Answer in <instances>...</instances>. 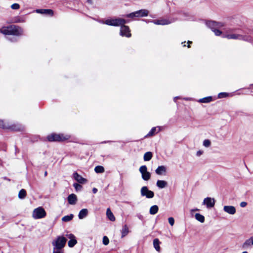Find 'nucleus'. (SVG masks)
<instances>
[{
    "instance_id": "1",
    "label": "nucleus",
    "mask_w": 253,
    "mask_h": 253,
    "mask_svg": "<svg viewBox=\"0 0 253 253\" xmlns=\"http://www.w3.org/2000/svg\"><path fill=\"white\" fill-rule=\"evenodd\" d=\"M0 32L4 35L20 36L23 34V30L21 27L15 25H11L9 27L1 28Z\"/></svg>"
},
{
    "instance_id": "2",
    "label": "nucleus",
    "mask_w": 253,
    "mask_h": 253,
    "mask_svg": "<svg viewBox=\"0 0 253 253\" xmlns=\"http://www.w3.org/2000/svg\"><path fill=\"white\" fill-rule=\"evenodd\" d=\"M66 241L67 239L65 237L63 236L57 237L52 242V245L53 246V249H62L64 247Z\"/></svg>"
},
{
    "instance_id": "3",
    "label": "nucleus",
    "mask_w": 253,
    "mask_h": 253,
    "mask_svg": "<svg viewBox=\"0 0 253 253\" xmlns=\"http://www.w3.org/2000/svg\"><path fill=\"white\" fill-rule=\"evenodd\" d=\"M70 138L69 135H64L63 134L52 133L49 135L47 138L49 141H60L68 140Z\"/></svg>"
},
{
    "instance_id": "4",
    "label": "nucleus",
    "mask_w": 253,
    "mask_h": 253,
    "mask_svg": "<svg viewBox=\"0 0 253 253\" xmlns=\"http://www.w3.org/2000/svg\"><path fill=\"white\" fill-rule=\"evenodd\" d=\"M46 215L44 209L41 207L35 209L32 212V217L35 219H38L44 218Z\"/></svg>"
},
{
    "instance_id": "5",
    "label": "nucleus",
    "mask_w": 253,
    "mask_h": 253,
    "mask_svg": "<svg viewBox=\"0 0 253 253\" xmlns=\"http://www.w3.org/2000/svg\"><path fill=\"white\" fill-rule=\"evenodd\" d=\"M126 23V21L122 18L107 19L105 20L104 22H103V23L104 24H105L109 26H122L123 25H124Z\"/></svg>"
},
{
    "instance_id": "6",
    "label": "nucleus",
    "mask_w": 253,
    "mask_h": 253,
    "mask_svg": "<svg viewBox=\"0 0 253 253\" xmlns=\"http://www.w3.org/2000/svg\"><path fill=\"white\" fill-rule=\"evenodd\" d=\"M139 171L141 174L142 179L145 181H148L151 178V173L148 171L146 166H142L139 169Z\"/></svg>"
},
{
    "instance_id": "7",
    "label": "nucleus",
    "mask_w": 253,
    "mask_h": 253,
    "mask_svg": "<svg viewBox=\"0 0 253 253\" xmlns=\"http://www.w3.org/2000/svg\"><path fill=\"white\" fill-rule=\"evenodd\" d=\"M140 194L142 197H145L148 199H151L154 197V193L149 190L148 188L146 186H143L140 189Z\"/></svg>"
},
{
    "instance_id": "8",
    "label": "nucleus",
    "mask_w": 253,
    "mask_h": 253,
    "mask_svg": "<svg viewBox=\"0 0 253 253\" xmlns=\"http://www.w3.org/2000/svg\"><path fill=\"white\" fill-rule=\"evenodd\" d=\"M215 203V200L214 198L211 197L205 198L203 202V205H205L208 209L213 208Z\"/></svg>"
},
{
    "instance_id": "9",
    "label": "nucleus",
    "mask_w": 253,
    "mask_h": 253,
    "mask_svg": "<svg viewBox=\"0 0 253 253\" xmlns=\"http://www.w3.org/2000/svg\"><path fill=\"white\" fill-rule=\"evenodd\" d=\"M120 33L122 36H126L128 38L131 37L129 27L124 25H123L121 26Z\"/></svg>"
},
{
    "instance_id": "10",
    "label": "nucleus",
    "mask_w": 253,
    "mask_h": 253,
    "mask_svg": "<svg viewBox=\"0 0 253 253\" xmlns=\"http://www.w3.org/2000/svg\"><path fill=\"white\" fill-rule=\"evenodd\" d=\"M223 210L225 212L232 215L236 212V208L233 206H224Z\"/></svg>"
},
{
    "instance_id": "11",
    "label": "nucleus",
    "mask_w": 253,
    "mask_h": 253,
    "mask_svg": "<svg viewBox=\"0 0 253 253\" xmlns=\"http://www.w3.org/2000/svg\"><path fill=\"white\" fill-rule=\"evenodd\" d=\"M67 237L70 239L68 243L69 247H73L77 243L76 238L73 234H70L67 235Z\"/></svg>"
},
{
    "instance_id": "12",
    "label": "nucleus",
    "mask_w": 253,
    "mask_h": 253,
    "mask_svg": "<svg viewBox=\"0 0 253 253\" xmlns=\"http://www.w3.org/2000/svg\"><path fill=\"white\" fill-rule=\"evenodd\" d=\"M36 12L38 13L45 14V15H49L50 16H53L54 14V12L51 9H37L36 10Z\"/></svg>"
},
{
    "instance_id": "13",
    "label": "nucleus",
    "mask_w": 253,
    "mask_h": 253,
    "mask_svg": "<svg viewBox=\"0 0 253 253\" xmlns=\"http://www.w3.org/2000/svg\"><path fill=\"white\" fill-rule=\"evenodd\" d=\"M149 12V11L145 9H142L135 11L136 17H146L148 15Z\"/></svg>"
},
{
    "instance_id": "14",
    "label": "nucleus",
    "mask_w": 253,
    "mask_h": 253,
    "mask_svg": "<svg viewBox=\"0 0 253 253\" xmlns=\"http://www.w3.org/2000/svg\"><path fill=\"white\" fill-rule=\"evenodd\" d=\"M74 178L79 183L81 184H84L87 182V180L84 178L81 175H79L78 173L75 172L73 174Z\"/></svg>"
},
{
    "instance_id": "15",
    "label": "nucleus",
    "mask_w": 253,
    "mask_h": 253,
    "mask_svg": "<svg viewBox=\"0 0 253 253\" xmlns=\"http://www.w3.org/2000/svg\"><path fill=\"white\" fill-rule=\"evenodd\" d=\"M157 174L159 175H165L167 172V168L165 166H159L155 170Z\"/></svg>"
},
{
    "instance_id": "16",
    "label": "nucleus",
    "mask_w": 253,
    "mask_h": 253,
    "mask_svg": "<svg viewBox=\"0 0 253 253\" xmlns=\"http://www.w3.org/2000/svg\"><path fill=\"white\" fill-rule=\"evenodd\" d=\"M68 202L71 205H75L77 201V196L74 194H70L68 197Z\"/></svg>"
},
{
    "instance_id": "17",
    "label": "nucleus",
    "mask_w": 253,
    "mask_h": 253,
    "mask_svg": "<svg viewBox=\"0 0 253 253\" xmlns=\"http://www.w3.org/2000/svg\"><path fill=\"white\" fill-rule=\"evenodd\" d=\"M156 185L159 188H165L167 187L168 182L165 180H158L156 182Z\"/></svg>"
},
{
    "instance_id": "18",
    "label": "nucleus",
    "mask_w": 253,
    "mask_h": 253,
    "mask_svg": "<svg viewBox=\"0 0 253 253\" xmlns=\"http://www.w3.org/2000/svg\"><path fill=\"white\" fill-rule=\"evenodd\" d=\"M88 210L86 209H83L79 212L78 217L80 219L85 218L88 214Z\"/></svg>"
},
{
    "instance_id": "19",
    "label": "nucleus",
    "mask_w": 253,
    "mask_h": 253,
    "mask_svg": "<svg viewBox=\"0 0 253 253\" xmlns=\"http://www.w3.org/2000/svg\"><path fill=\"white\" fill-rule=\"evenodd\" d=\"M153 22L157 25H167L169 24L170 22L167 19H160L157 20H154Z\"/></svg>"
},
{
    "instance_id": "20",
    "label": "nucleus",
    "mask_w": 253,
    "mask_h": 253,
    "mask_svg": "<svg viewBox=\"0 0 253 253\" xmlns=\"http://www.w3.org/2000/svg\"><path fill=\"white\" fill-rule=\"evenodd\" d=\"M195 218L198 221L201 223H204L205 221V216L199 213H197L195 214Z\"/></svg>"
},
{
    "instance_id": "21",
    "label": "nucleus",
    "mask_w": 253,
    "mask_h": 253,
    "mask_svg": "<svg viewBox=\"0 0 253 253\" xmlns=\"http://www.w3.org/2000/svg\"><path fill=\"white\" fill-rule=\"evenodd\" d=\"M106 215L111 221H114L115 220V217L109 208L107 209Z\"/></svg>"
},
{
    "instance_id": "22",
    "label": "nucleus",
    "mask_w": 253,
    "mask_h": 253,
    "mask_svg": "<svg viewBox=\"0 0 253 253\" xmlns=\"http://www.w3.org/2000/svg\"><path fill=\"white\" fill-rule=\"evenodd\" d=\"M160 131V128L159 127H153L150 131L147 134L146 136H151L154 135L155 133H158Z\"/></svg>"
},
{
    "instance_id": "23",
    "label": "nucleus",
    "mask_w": 253,
    "mask_h": 253,
    "mask_svg": "<svg viewBox=\"0 0 253 253\" xmlns=\"http://www.w3.org/2000/svg\"><path fill=\"white\" fill-rule=\"evenodd\" d=\"M225 37L228 39H240L242 36L240 35L231 34L225 35Z\"/></svg>"
},
{
    "instance_id": "24",
    "label": "nucleus",
    "mask_w": 253,
    "mask_h": 253,
    "mask_svg": "<svg viewBox=\"0 0 253 253\" xmlns=\"http://www.w3.org/2000/svg\"><path fill=\"white\" fill-rule=\"evenodd\" d=\"M160 242L158 239L156 238L153 240V246L157 252L160 251Z\"/></svg>"
},
{
    "instance_id": "25",
    "label": "nucleus",
    "mask_w": 253,
    "mask_h": 253,
    "mask_svg": "<svg viewBox=\"0 0 253 253\" xmlns=\"http://www.w3.org/2000/svg\"><path fill=\"white\" fill-rule=\"evenodd\" d=\"M159 210V207L157 205H154L150 207L149 212L151 214L154 215L156 214Z\"/></svg>"
},
{
    "instance_id": "26",
    "label": "nucleus",
    "mask_w": 253,
    "mask_h": 253,
    "mask_svg": "<svg viewBox=\"0 0 253 253\" xmlns=\"http://www.w3.org/2000/svg\"><path fill=\"white\" fill-rule=\"evenodd\" d=\"M251 245H253V236L247 240L243 245V247L246 248Z\"/></svg>"
},
{
    "instance_id": "27",
    "label": "nucleus",
    "mask_w": 253,
    "mask_h": 253,
    "mask_svg": "<svg viewBox=\"0 0 253 253\" xmlns=\"http://www.w3.org/2000/svg\"><path fill=\"white\" fill-rule=\"evenodd\" d=\"M129 232V229H128V227L125 225L123 226L122 229V231H121V233H122V238H123L124 237H125L126 235H127V234Z\"/></svg>"
},
{
    "instance_id": "28",
    "label": "nucleus",
    "mask_w": 253,
    "mask_h": 253,
    "mask_svg": "<svg viewBox=\"0 0 253 253\" xmlns=\"http://www.w3.org/2000/svg\"><path fill=\"white\" fill-rule=\"evenodd\" d=\"M152 157V153L151 152H147L144 155V160L145 161H150Z\"/></svg>"
},
{
    "instance_id": "29",
    "label": "nucleus",
    "mask_w": 253,
    "mask_h": 253,
    "mask_svg": "<svg viewBox=\"0 0 253 253\" xmlns=\"http://www.w3.org/2000/svg\"><path fill=\"white\" fill-rule=\"evenodd\" d=\"M73 217L74 215L72 214H71L70 215H69L64 216L62 218V221L63 222H68L71 220L73 219Z\"/></svg>"
},
{
    "instance_id": "30",
    "label": "nucleus",
    "mask_w": 253,
    "mask_h": 253,
    "mask_svg": "<svg viewBox=\"0 0 253 253\" xmlns=\"http://www.w3.org/2000/svg\"><path fill=\"white\" fill-rule=\"evenodd\" d=\"M212 101V97L211 96L201 98L199 100V102L201 103H209Z\"/></svg>"
},
{
    "instance_id": "31",
    "label": "nucleus",
    "mask_w": 253,
    "mask_h": 253,
    "mask_svg": "<svg viewBox=\"0 0 253 253\" xmlns=\"http://www.w3.org/2000/svg\"><path fill=\"white\" fill-rule=\"evenodd\" d=\"M94 171L96 173H103L104 172L105 169L103 167L101 166H98L94 168Z\"/></svg>"
},
{
    "instance_id": "32",
    "label": "nucleus",
    "mask_w": 253,
    "mask_h": 253,
    "mask_svg": "<svg viewBox=\"0 0 253 253\" xmlns=\"http://www.w3.org/2000/svg\"><path fill=\"white\" fill-rule=\"evenodd\" d=\"M26 195V192L24 189H21L18 193V197L20 199H23Z\"/></svg>"
},
{
    "instance_id": "33",
    "label": "nucleus",
    "mask_w": 253,
    "mask_h": 253,
    "mask_svg": "<svg viewBox=\"0 0 253 253\" xmlns=\"http://www.w3.org/2000/svg\"><path fill=\"white\" fill-rule=\"evenodd\" d=\"M203 145L204 147H205L206 148L210 147L211 145V142L209 139H205L204 140V141L203 142Z\"/></svg>"
},
{
    "instance_id": "34",
    "label": "nucleus",
    "mask_w": 253,
    "mask_h": 253,
    "mask_svg": "<svg viewBox=\"0 0 253 253\" xmlns=\"http://www.w3.org/2000/svg\"><path fill=\"white\" fill-rule=\"evenodd\" d=\"M227 96H228V93H226V92H221V93H219L218 95V97L219 98H224V97H226Z\"/></svg>"
},
{
    "instance_id": "35",
    "label": "nucleus",
    "mask_w": 253,
    "mask_h": 253,
    "mask_svg": "<svg viewBox=\"0 0 253 253\" xmlns=\"http://www.w3.org/2000/svg\"><path fill=\"white\" fill-rule=\"evenodd\" d=\"M109 243V240L108 239V238L107 237V236H104L103 237V244L104 245H108Z\"/></svg>"
},
{
    "instance_id": "36",
    "label": "nucleus",
    "mask_w": 253,
    "mask_h": 253,
    "mask_svg": "<svg viewBox=\"0 0 253 253\" xmlns=\"http://www.w3.org/2000/svg\"><path fill=\"white\" fill-rule=\"evenodd\" d=\"M126 17L131 18L132 19H134V18L136 17V14L135 12H132L131 13H129L128 14H127L126 15Z\"/></svg>"
},
{
    "instance_id": "37",
    "label": "nucleus",
    "mask_w": 253,
    "mask_h": 253,
    "mask_svg": "<svg viewBox=\"0 0 253 253\" xmlns=\"http://www.w3.org/2000/svg\"><path fill=\"white\" fill-rule=\"evenodd\" d=\"M11 8L12 9L17 10L20 8V5L18 3H13L11 5Z\"/></svg>"
},
{
    "instance_id": "38",
    "label": "nucleus",
    "mask_w": 253,
    "mask_h": 253,
    "mask_svg": "<svg viewBox=\"0 0 253 253\" xmlns=\"http://www.w3.org/2000/svg\"><path fill=\"white\" fill-rule=\"evenodd\" d=\"M168 221L171 226H172L174 224V219L172 217H169L168 218Z\"/></svg>"
},
{
    "instance_id": "39",
    "label": "nucleus",
    "mask_w": 253,
    "mask_h": 253,
    "mask_svg": "<svg viewBox=\"0 0 253 253\" xmlns=\"http://www.w3.org/2000/svg\"><path fill=\"white\" fill-rule=\"evenodd\" d=\"M204 152L202 150H199L196 152V156L198 157H200L204 154Z\"/></svg>"
},
{
    "instance_id": "40",
    "label": "nucleus",
    "mask_w": 253,
    "mask_h": 253,
    "mask_svg": "<svg viewBox=\"0 0 253 253\" xmlns=\"http://www.w3.org/2000/svg\"><path fill=\"white\" fill-rule=\"evenodd\" d=\"M74 186L76 190H81L82 188V186L78 183L74 184Z\"/></svg>"
},
{
    "instance_id": "41",
    "label": "nucleus",
    "mask_w": 253,
    "mask_h": 253,
    "mask_svg": "<svg viewBox=\"0 0 253 253\" xmlns=\"http://www.w3.org/2000/svg\"><path fill=\"white\" fill-rule=\"evenodd\" d=\"M53 253H64L62 249H53Z\"/></svg>"
},
{
    "instance_id": "42",
    "label": "nucleus",
    "mask_w": 253,
    "mask_h": 253,
    "mask_svg": "<svg viewBox=\"0 0 253 253\" xmlns=\"http://www.w3.org/2000/svg\"><path fill=\"white\" fill-rule=\"evenodd\" d=\"M213 32H214V33L215 35H216V36H219V35H221V31H219V30H214L213 31Z\"/></svg>"
},
{
    "instance_id": "43",
    "label": "nucleus",
    "mask_w": 253,
    "mask_h": 253,
    "mask_svg": "<svg viewBox=\"0 0 253 253\" xmlns=\"http://www.w3.org/2000/svg\"><path fill=\"white\" fill-rule=\"evenodd\" d=\"M240 205L242 208H245L247 206V203L246 202H242Z\"/></svg>"
},
{
    "instance_id": "44",
    "label": "nucleus",
    "mask_w": 253,
    "mask_h": 253,
    "mask_svg": "<svg viewBox=\"0 0 253 253\" xmlns=\"http://www.w3.org/2000/svg\"><path fill=\"white\" fill-rule=\"evenodd\" d=\"M199 210L198 209H191L190 210V212L191 214H193V212H194L195 211H199Z\"/></svg>"
},
{
    "instance_id": "45",
    "label": "nucleus",
    "mask_w": 253,
    "mask_h": 253,
    "mask_svg": "<svg viewBox=\"0 0 253 253\" xmlns=\"http://www.w3.org/2000/svg\"><path fill=\"white\" fill-rule=\"evenodd\" d=\"M92 192L93 193H96L97 192V189L96 188H93L92 189Z\"/></svg>"
},
{
    "instance_id": "46",
    "label": "nucleus",
    "mask_w": 253,
    "mask_h": 253,
    "mask_svg": "<svg viewBox=\"0 0 253 253\" xmlns=\"http://www.w3.org/2000/svg\"><path fill=\"white\" fill-rule=\"evenodd\" d=\"M191 43H192V42H191V41H188V47H190V44H191Z\"/></svg>"
},
{
    "instance_id": "47",
    "label": "nucleus",
    "mask_w": 253,
    "mask_h": 253,
    "mask_svg": "<svg viewBox=\"0 0 253 253\" xmlns=\"http://www.w3.org/2000/svg\"><path fill=\"white\" fill-rule=\"evenodd\" d=\"M242 253H248L247 252H244Z\"/></svg>"
}]
</instances>
